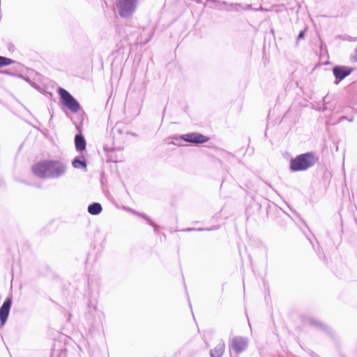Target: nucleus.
Wrapping results in <instances>:
<instances>
[{
    "label": "nucleus",
    "mask_w": 357,
    "mask_h": 357,
    "mask_svg": "<svg viewBox=\"0 0 357 357\" xmlns=\"http://www.w3.org/2000/svg\"><path fill=\"white\" fill-rule=\"evenodd\" d=\"M31 169L40 178L57 179L66 174L67 165L59 160H45L34 164Z\"/></svg>",
    "instance_id": "f257e3e1"
},
{
    "label": "nucleus",
    "mask_w": 357,
    "mask_h": 357,
    "mask_svg": "<svg viewBox=\"0 0 357 357\" xmlns=\"http://www.w3.org/2000/svg\"><path fill=\"white\" fill-rule=\"evenodd\" d=\"M97 298L95 296L90 299L87 304V312L85 319L90 331H94L102 328L105 320V314L102 310L97 307Z\"/></svg>",
    "instance_id": "f03ea898"
},
{
    "label": "nucleus",
    "mask_w": 357,
    "mask_h": 357,
    "mask_svg": "<svg viewBox=\"0 0 357 357\" xmlns=\"http://www.w3.org/2000/svg\"><path fill=\"white\" fill-rule=\"evenodd\" d=\"M318 160L313 152L298 155L290 160L289 169L291 172H303L312 167Z\"/></svg>",
    "instance_id": "7ed1b4c3"
},
{
    "label": "nucleus",
    "mask_w": 357,
    "mask_h": 357,
    "mask_svg": "<svg viewBox=\"0 0 357 357\" xmlns=\"http://www.w3.org/2000/svg\"><path fill=\"white\" fill-rule=\"evenodd\" d=\"M138 0H116V6L120 17H131L137 10Z\"/></svg>",
    "instance_id": "20e7f679"
},
{
    "label": "nucleus",
    "mask_w": 357,
    "mask_h": 357,
    "mask_svg": "<svg viewBox=\"0 0 357 357\" xmlns=\"http://www.w3.org/2000/svg\"><path fill=\"white\" fill-rule=\"evenodd\" d=\"M172 139L174 140L172 143L177 146H181L182 140L196 144H203L208 140V137L197 132H191L178 136L174 135Z\"/></svg>",
    "instance_id": "39448f33"
},
{
    "label": "nucleus",
    "mask_w": 357,
    "mask_h": 357,
    "mask_svg": "<svg viewBox=\"0 0 357 357\" xmlns=\"http://www.w3.org/2000/svg\"><path fill=\"white\" fill-rule=\"evenodd\" d=\"M58 93L60 96L61 102L72 112L77 113L79 111L81 108L79 103L67 90L59 87Z\"/></svg>",
    "instance_id": "423d86ee"
},
{
    "label": "nucleus",
    "mask_w": 357,
    "mask_h": 357,
    "mask_svg": "<svg viewBox=\"0 0 357 357\" xmlns=\"http://www.w3.org/2000/svg\"><path fill=\"white\" fill-rule=\"evenodd\" d=\"M248 346V340L242 336H235L232 338L229 344V349H233L237 355L246 350Z\"/></svg>",
    "instance_id": "0eeeda50"
},
{
    "label": "nucleus",
    "mask_w": 357,
    "mask_h": 357,
    "mask_svg": "<svg viewBox=\"0 0 357 357\" xmlns=\"http://www.w3.org/2000/svg\"><path fill=\"white\" fill-rule=\"evenodd\" d=\"M353 71L351 67L344 66H336L333 68V73L335 77L334 83L338 84L346 77L349 75Z\"/></svg>",
    "instance_id": "6e6552de"
},
{
    "label": "nucleus",
    "mask_w": 357,
    "mask_h": 357,
    "mask_svg": "<svg viewBox=\"0 0 357 357\" xmlns=\"http://www.w3.org/2000/svg\"><path fill=\"white\" fill-rule=\"evenodd\" d=\"M12 305V297L8 296L6 298L3 303L0 307V322L1 326L5 324L7 321L10 310Z\"/></svg>",
    "instance_id": "1a4fd4ad"
},
{
    "label": "nucleus",
    "mask_w": 357,
    "mask_h": 357,
    "mask_svg": "<svg viewBox=\"0 0 357 357\" xmlns=\"http://www.w3.org/2000/svg\"><path fill=\"white\" fill-rule=\"evenodd\" d=\"M76 128L79 130V133L77 134L75 137V145L77 151L82 152L86 149V140L84 137L81 133V130L79 126H76Z\"/></svg>",
    "instance_id": "9d476101"
},
{
    "label": "nucleus",
    "mask_w": 357,
    "mask_h": 357,
    "mask_svg": "<svg viewBox=\"0 0 357 357\" xmlns=\"http://www.w3.org/2000/svg\"><path fill=\"white\" fill-rule=\"evenodd\" d=\"M225 344L223 341L219 342L215 348L210 351L211 357H221L225 352Z\"/></svg>",
    "instance_id": "9b49d317"
},
{
    "label": "nucleus",
    "mask_w": 357,
    "mask_h": 357,
    "mask_svg": "<svg viewBox=\"0 0 357 357\" xmlns=\"http://www.w3.org/2000/svg\"><path fill=\"white\" fill-rule=\"evenodd\" d=\"M207 1L215 3L218 4V6H220V5L227 6V8H226V10L227 11H232V10L238 11L240 9L243 8L241 4L238 3H231L229 4H227L226 1H218L215 0H207Z\"/></svg>",
    "instance_id": "f8f14e48"
},
{
    "label": "nucleus",
    "mask_w": 357,
    "mask_h": 357,
    "mask_svg": "<svg viewBox=\"0 0 357 357\" xmlns=\"http://www.w3.org/2000/svg\"><path fill=\"white\" fill-rule=\"evenodd\" d=\"M102 210V206L100 203L94 202L88 206V212L93 215H98L101 213Z\"/></svg>",
    "instance_id": "ddd939ff"
},
{
    "label": "nucleus",
    "mask_w": 357,
    "mask_h": 357,
    "mask_svg": "<svg viewBox=\"0 0 357 357\" xmlns=\"http://www.w3.org/2000/svg\"><path fill=\"white\" fill-rule=\"evenodd\" d=\"M73 167L75 169H86V162L84 160H81L76 157L72 162Z\"/></svg>",
    "instance_id": "4468645a"
},
{
    "label": "nucleus",
    "mask_w": 357,
    "mask_h": 357,
    "mask_svg": "<svg viewBox=\"0 0 357 357\" xmlns=\"http://www.w3.org/2000/svg\"><path fill=\"white\" fill-rule=\"evenodd\" d=\"M14 62L15 61L13 60L10 59L9 58L0 56V67L10 65Z\"/></svg>",
    "instance_id": "2eb2a0df"
},
{
    "label": "nucleus",
    "mask_w": 357,
    "mask_h": 357,
    "mask_svg": "<svg viewBox=\"0 0 357 357\" xmlns=\"http://www.w3.org/2000/svg\"><path fill=\"white\" fill-rule=\"evenodd\" d=\"M219 228V227L218 226H214L213 227H211V228H199V229H195V228H187L185 229H183V231H212V230H216Z\"/></svg>",
    "instance_id": "dca6fc26"
},
{
    "label": "nucleus",
    "mask_w": 357,
    "mask_h": 357,
    "mask_svg": "<svg viewBox=\"0 0 357 357\" xmlns=\"http://www.w3.org/2000/svg\"><path fill=\"white\" fill-rule=\"evenodd\" d=\"M20 77H22L25 81H26L28 83H29L32 87L38 89V90L39 89V87L37 86V84L35 82H32L29 77H25L23 75H20Z\"/></svg>",
    "instance_id": "f3484780"
},
{
    "label": "nucleus",
    "mask_w": 357,
    "mask_h": 357,
    "mask_svg": "<svg viewBox=\"0 0 357 357\" xmlns=\"http://www.w3.org/2000/svg\"><path fill=\"white\" fill-rule=\"evenodd\" d=\"M146 221L148 222V224L151 226H152L154 228V231L155 232L158 231L159 227L155 224L149 218L146 220Z\"/></svg>",
    "instance_id": "a211bd4d"
},
{
    "label": "nucleus",
    "mask_w": 357,
    "mask_h": 357,
    "mask_svg": "<svg viewBox=\"0 0 357 357\" xmlns=\"http://www.w3.org/2000/svg\"><path fill=\"white\" fill-rule=\"evenodd\" d=\"M133 213L137 215H139L140 217H142V218H144L145 220L146 219H148L149 216H147L146 214L144 213H139V212H137V211H133Z\"/></svg>",
    "instance_id": "6ab92c4d"
},
{
    "label": "nucleus",
    "mask_w": 357,
    "mask_h": 357,
    "mask_svg": "<svg viewBox=\"0 0 357 357\" xmlns=\"http://www.w3.org/2000/svg\"><path fill=\"white\" fill-rule=\"evenodd\" d=\"M351 60L352 61L357 62V48L356 49L354 54L351 56Z\"/></svg>",
    "instance_id": "aec40b11"
},
{
    "label": "nucleus",
    "mask_w": 357,
    "mask_h": 357,
    "mask_svg": "<svg viewBox=\"0 0 357 357\" xmlns=\"http://www.w3.org/2000/svg\"><path fill=\"white\" fill-rule=\"evenodd\" d=\"M304 35H305V30L301 31L297 36V40H298L303 38L304 37Z\"/></svg>",
    "instance_id": "412c9836"
},
{
    "label": "nucleus",
    "mask_w": 357,
    "mask_h": 357,
    "mask_svg": "<svg viewBox=\"0 0 357 357\" xmlns=\"http://www.w3.org/2000/svg\"><path fill=\"white\" fill-rule=\"evenodd\" d=\"M312 324L315 325V326H317L319 327H321V328H324V325L321 323L319 322V321H312Z\"/></svg>",
    "instance_id": "4be33fe9"
},
{
    "label": "nucleus",
    "mask_w": 357,
    "mask_h": 357,
    "mask_svg": "<svg viewBox=\"0 0 357 357\" xmlns=\"http://www.w3.org/2000/svg\"><path fill=\"white\" fill-rule=\"evenodd\" d=\"M59 357H66V351L61 350L59 354Z\"/></svg>",
    "instance_id": "5701e85b"
},
{
    "label": "nucleus",
    "mask_w": 357,
    "mask_h": 357,
    "mask_svg": "<svg viewBox=\"0 0 357 357\" xmlns=\"http://www.w3.org/2000/svg\"><path fill=\"white\" fill-rule=\"evenodd\" d=\"M310 354L312 357H321L319 356L318 354H317L316 353H314V351H311L310 352Z\"/></svg>",
    "instance_id": "b1692460"
},
{
    "label": "nucleus",
    "mask_w": 357,
    "mask_h": 357,
    "mask_svg": "<svg viewBox=\"0 0 357 357\" xmlns=\"http://www.w3.org/2000/svg\"><path fill=\"white\" fill-rule=\"evenodd\" d=\"M347 116H342V117H340V118L338 119V121H337V123H341L342 121H344V120H347Z\"/></svg>",
    "instance_id": "393cba45"
},
{
    "label": "nucleus",
    "mask_w": 357,
    "mask_h": 357,
    "mask_svg": "<svg viewBox=\"0 0 357 357\" xmlns=\"http://www.w3.org/2000/svg\"><path fill=\"white\" fill-rule=\"evenodd\" d=\"M243 9H245H245L250 10V9H252V6L250 4H248L246 6V7L243 8Z\"/></svg>",
    "instance_id": "a878e982"
},
{
    "label": "nucleus",
    "mask_w": 357,
    "mask_h": 357,
    "mask_svg": "<svg viewBox=\"0 0 357 357\" xmlns=\"http://www.w3.org/2000/svg\"><path fill=\"white\" fill-rule=\"evenodd\" d=\"M347 120L348 121H349V122H352V121H353V120H354V118H353V117H351V118H348V117H347Z\"/></svg>",
    "instance_id": "bb28decb"
},
{
    "label": "nucleus",
    "mask_w": 357,
    "mask_h": 357,
    "mask_svg": "<svg viewBox=\"0 0 357 357\" xmlns=\"http://www.w3.org/2000/svg\"><path fill=\"white\" fill-rule=\"evenodd\" d=\"M116 30H117V32L119 33V36H121V31H120V28H119V27H117V28H116Z\"/></svg>",
    "instance_id": "cd10ccee"
},
{
    "label": "nucleus",
    "mask_w": 357,
    "mask_h": 357,
    "mask_svg": "<svg viewBox=\"0 0 357 357\" xmlns=\"http://www.w3.org/2000/svg\"><path fill=\"white\" fill-rule=\"evenodd\" d=\"M326 109H327V107H326V106L324 105V107H323V111H325V110H326Z\"/></svg>",
    "instance_id": "c85d7f7f"
},
{
    "label": "nucleus",
    "mask_w": 357,
    "mask_h": 357,
    "mask_svg": "<svg viewBox=\"0 0 357 357\" xmlns=\"http://www.w3.org/2000/svg\"><path fill=\"white\" fill-rule=\"evenodd\" d=\"M230 356H231V357H233V356H231V354H230ZM236 357H237V356H236Z\"/></svg>",
    "instance_id": "c756f323"
}]
</instances>
